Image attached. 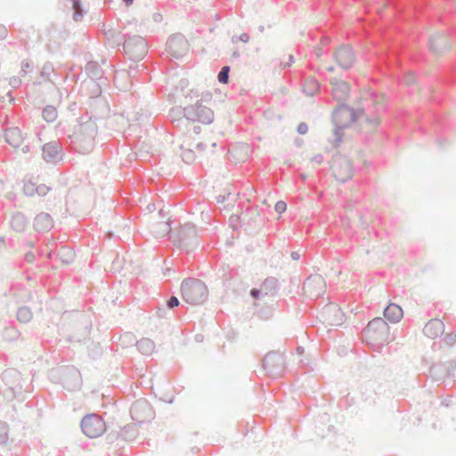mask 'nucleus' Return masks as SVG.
<instances>
[{"label": "nucleus", "instance_id": "nucleus-4", "mask_svg": "<svg viewBox=\"0 0 456 456\" xmlns=\"http://www.w3.org/2000/svg\"><path fill=\"white\" fill-rule=\"evenodd\" d=\"M124 49L127 53L139 57L146 51V42L142 37L128 38L124 43Z\"/></svg>", "mask_w": 456, "mask_h": 456}, {"label": "nucleus", "instance_id": "nucleus-17", "mask_svg": "<svg viewBox=\"0 0 456 456\" xmlns=\"http://www.w3.org/2000/svg\"><path fill=\"white\" fill-rule=\"evenodd\" d=\"M182 157L185 162L190 163L195 159V156L190 149L182 146Z\"/></svg>", "mask_w": 456, "mask_h": 456}, {"label": "nucleus", "instance_id": "nucleus-22", "mask_svg": "<svg viewBox=\"0 0 456 456\" xmlns=\"http://www.w3.org/2000/svg\"><path fill=\"white\" fill-rule=\"evenodd\" d=\"M179 304H180V302L176 297H171L170 299L167 301V306L169 308H174L175 306H178Z\"/></svg>", "mask_w": 456, "mask_h": 456}, {"label": "nucleus", "instance_id": "nucleus-28", "mask_svg": "<svg viewBox=\"0 0 456 456\" xmlns=\"http://www.w3.org/2000/svg\"><path fill=\"white\" fill-rule=\"evenodd\" d=\"M123 2L125 3V4L126 6H128V5H131L133 4L134 0H123Z\"/></svg>", "mask_w": 456, "mask_h": 456}, {"label": "nucleus", "instance_id": "nucleus-10", "mask_svg": "<svg viewBox=\"0 0 456 456\" xmlns=\"http://www.w3.org/2000/svg\"><path fill=\"white\" fill-rule=\"evenodd\" d=\"M6 142L13 147H17L22 141V134L19 128H7L4 133Z\"/></svg>", "mask_w": 456, "mask_h": 456}, {"label": "nucleus", "instance_id": "nucleus-11", "mask_svg": "<svg viewBox=\"0 0 456 456\" xmlns=\"http://www.w3.org/2000/svg\"><path fill=\"white\" fill-rule=\"evenodd\" d=\"M49 191V187L41 184L37 187H35V184L31 182H28L24 184V191L28 195H32L34 191H36L38 195L44 196Z\"/></svg>", "mask_w": 456, "mask_h": 456}, {"label": "nucleus", "instance_id": "nucleus-12", "mask_svg": "<svg viewBox=\"0 0 456 456\" xmlns=\"http://www.w3.org/2000/svg\"><path fill=\"white\" fill-rule=\"evenodd\" d=\"M320 86L317 80L314 78H307L303 85V90L307 95H314L319 92Z\"/></svg>", "mask_w": 456, "mask_h": 456}, {"label": "nucleus", "instance_id": "nucleus-6", "mask_svg": "<svg viewBox=\"0 0 456 456\" xmlns=\"http://www.w3.org/2000/svg\"><path fill=\"white\" fill-rule=\"evenodd\" d=\"M335 56L338 63L345 69L349 68L354 62V53L350 48H339Z\"/></svg>", "mask_w": 456, "mask_h": 456}, {"label": "nucleus", "instance_id": "nucleus-18", "mask_svg": "<svg viewBox=\"0 0 456 456\" xmlns=\"http://www.w3.org/2000/svg\"><path fill=\"white\" fill-rule=\"evenodd\" d=\"M230 69L228 66H224L222 68L221 71L218 74V81L223 84H226L228 82Z\"/></svg>", "mask_w": 456, "mask_h": 456}, {"label": "nucleus", "instance_id": "nucleus-13", "mask_svg": "<svg viewBox=\"0 0 456 456\" xmlns=\"http://www.w3.org/2000/svg\"><path fill=\"white\" fill-rule=\"evenodd\" d=\"M349 93V86L345 82L338 83L332 89V94L338 100H342L347 96Z\"/></svg>", "mask_w": 456, "mask_h": 456}, {"label": "nucleus", "instance_id": "nucleus-19", "mask_svg": "<svg viewBox=\"0 0 456 456\" xmlns=\"http://www.w3.org/2000/svg\"><path fill=\"white\" fill-rule=\"evenodd\" d=\"M18 317L20 319H24V320H28L30 317H31V313L26 309V308H22V309H20L19 312H18Z\"/></svg>", "mask_w": 456, "mask_h": 456}, {"label": "nucleus", "instance_id": "nucleus-1", "mask_svg": "<svg viewBox=\"0 0 456 456\" xmlns=\"http://www.w3.org/2000/svg\"><path fill=\"white\" fill-rule=\"evenodd\" d=\"M366 343L380 347L390 341L389 326L381 318L370 322L362 332Z\"/></svg>", "mask_w": 456, "mask_h": 456}, {"label": "nucleus", "instance_id": "nucleus-24", "mask_svg": "<svg viewBox=\"0 0 456 456\" xmlns=\"http://www.w3.org/2000/svg\"><path fill=\"white\" fill-rule=\"evenodd\" d=\"M347 114H350V111L346 109L341 108V109L337 110L336 118H338L343 117Z\"/></svg>", "mask_w": 456, "mask_h": 456}, {"label": "nucleus", "instance_id": "nucleus-20", "mask_svg": "<svg viewBox=\"0 0 456 456\" xmlns=\"http://www.w3.org/2000/svg\"><path fill=\"white\" fill-rule=\"evenodd\" d=\"M146 346L150 351L153 348V344L150 340H141L138 342V347L142 348V346Z\"/></svg>", "mask_w": 456, "mask_h": 456}, {"label": "nucleus", "instance_id": "nucleus-14", "mask_svg": "<svg viewBox=\"0 0 456 456\" xmlns=\"http://www.w3.org/2000/svg\"><path fill=\"white\" fill-rule=\"evenodd\" d=\"M43 118L47 122H53L57 118V110L54 107L47 106L43 110Z\"/></svg>", "mask_w": 456, "mask_h": 456}, {"label": "nucleus", "instance_id": "nucleus-5", "mask_svg": "<svg viewBox=\"0 0 456 456\" xmlns=\"http://www.w3.org/2000/svg\"><path fill=\"white\" fill-rule=\"evenodd\" d=\"M444 331V324L439 319L430 320L424 327V333L427 337L436 338Z\"/></svg>", "mask_w": 456, "mask_h": 456}, {"label": "nucleus", "instance_id": "nucleus-23", "mask_svg": "<svg viewBox=\"0 0 456 456\" xmlns=\"http://www.w3.org/2000/svg\"><path fill=\"white\" fill-rule=\"evenodd\" d=\"M308 131V126L305 124V123H300L298 126H297V132L300 134H306Z\"/></svg>", "mask_w": 456, "mask_h": 456}, {"label": "nucleus", "instance_id": "nucleus-27", "mask_svg": "<svg viewBox=\"0 0 456 456\" xmlns=\"http://www.w3.org/2000/svg\"><path fill=\"white\" fill-rule=\"evenodd\" d=\"M251 296L255 298H257L259 297V294H260V290L256 289H253L250 292Z\"/></svg>", "mask_w": 456, "mask_h": 456}, {"label": "nucleus", "instance_id": "nucleus-16", "mask_svg": "<svg viewBox=\"0 0 456 456\" xmlns=\"http://www.w3.org/2000/svg\"><path fill=\"white\" fill-rule=\"evenodd\" d=\"M72 6L74 10V20H79L83 16L79 0H72Z\"/></svg>", "mask_w": 456, "mask_h": 456}, {"label": "nucleus", "instance_id": "nucleus-21", "mask_svg": "<svg viewBox=\"0 0 456 456\" xmlns=\"http://www.w3.org/2000/svg\"><path fill=\"white\" fill-rule=\"evenodd\" d=\"M286 203L284 201H278L276 204H275V210L278 212V213H283L285 210H286Z\"/></svg>", "mask_w": 456, "mask_h": 456}, {"label": "nucleus", "instance_id": "nucleus-8", "mask_svg": "<svg viewBox=\"0 0 456 456\" xmlns=\"http://www.w3.org/2000/svg\"><path fill=\"white\" fill-rule=\"evenodd\" d=\"M34 227L39 232H47L53 227V220L47 214H40L34 220Z\"/></svg>", "mask_w": 456, "mask_h": 456}, {"label": "nucleus", "instance_id": "nucleus-9", "mask_svg": "<svg viewBox=\"0 0 456 456\" xmlns=\"http://www.w3.org/2000/svg\"><path fill=\"white\" fill-rule=\"evenodd\" d=\"M61 144L58 142H51L43 146V157L46 161L53 160L61 152Z\"/></svg>", "mask_w": 456, "mask_h": 456}, {"label": "nucleus", "instance_id": "nucleus-26", "mask_svg": "<svg viewBox=\"0 0 456 456\" xmlns=\"http://www.w3.org/2000/svg\"><path fill=\"white\" fill-rule=\"evenodd\" d=\"M240 40L247 43L249 40V36L247 33H243L240 36Z\"/></svg>", "mask_w": 456, "mask_h": 456}, {"label": "nucleus", "instance_id": "nucleus-15", "mask_svg": "<svg viewBox=\"0 0 456 456\" xmlns=\"http://www.w3.org/2000/svg\"><path fill=\"white\" fill-rule=\"evenodd\" d=\"M148 408H149V406L147 403H139V402L135 403L132 406V409H131L133 418L138 421H142V419H141V416L139 415V410H143V409H148Z\"/></svg>", "mask_w": 456, "mask_h": 456}, {"label": "nucleus", "instance_id": "nucleus-3", "mask_svg": "<svg viewBox=\"0 0 456 456\" xmlns=\"http://www.w3.org/2000/svg\"><path fill=\"white\" fill-rule=\"evenodd\" d=\"M83 433L89 438H97L106 431V423L103 419L96 414L86 415L80 423Z\"/></svg>", "mask_w": 456, "mask_h": 456}, {"label": "nucleus", "instance_id": "nucleus-7", "mask_svg": "<svg viewBox=\"0 0 456 456\" xmlns=\"http://www.w3.org/2000/svg\"><path fill=\"white\" fill-rule=\"evenodd\" d=\"M384 316L391 322H398L403 316V309L396 304H389L384 311Z\"/></svg>", "mask_w": 456, "mask_h": 456}, {"label": "nucleus", "instance_id": "nucleus-2", "mask_svg": "<svg viewBox=\"0 0 456 456\" xmlns=\"http://www.w3.org/2000/svg\"><path fill=\"white\" fill-rule=\"evenodd\" d=\"M183 299L191 305L203 304L208 297V289L206 284L199 279L190 278L185 280L181 286Z\"/></svg>", "mask_w": 456, "mask_h": 456}, {"label": "nucleus", "instance_id": "nucleus-25", "mask_svg": "<svg viewBox=\"0 0 456 456\" xmlns=\"http://www.w3.org/2000/svg\"><path fill=\"white\" fill-rule=\"evenodd\" d=\"M6 36H7V28L4 26L0 25V39L4 38Z\"/></svg>", "mask_w": 456, "mask_h": 456}]
</instances>
